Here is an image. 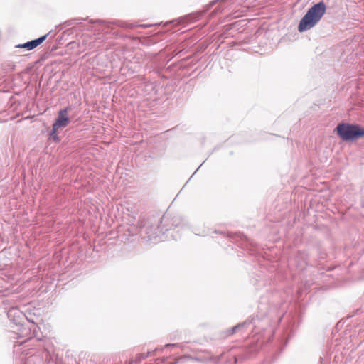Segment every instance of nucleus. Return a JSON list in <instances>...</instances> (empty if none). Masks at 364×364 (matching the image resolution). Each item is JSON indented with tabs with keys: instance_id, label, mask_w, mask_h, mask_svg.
<instances>
[{
	"instance_id": "obj_1",
	"label": "nucleus",
	"mask_w": 364,
	"mask_h": 364,
	"mask_svg": "<svg viewBox=\"0 0 364 364\" xmlns=\"http://www.w3.org/2000/svg\"><path fill=\"white\" fill-rule=\"evenodd\" d=\"M326 10V6L323 1L314 5L301 19L298 26L299 31L304 32L313 28L321 20Z\"/></svg>"
},
{
	"instance_id": "obj_2",
	"label": "nucleus",
	"mask_w": 364,
	"mask_h": 364,
	"mask_svg": "<svg viewBox=\"0 0 364 364\" xmlns=\"http://www.w3.org/2000/svg\"><path fill=\"white\" fill-rule=\"evenodd\" d=\"M336 131L338 135L344 141L355 140L364 136V128L357 124H339Z\"/></svg>"
},
{
	"instance_id": "obj_3",
	"label": "nucleus",
	"mask_w": 364,
	"mask_h": 364,
	"mask_svg": "<svg viewBox=\"0 0 364 364\" xmlns=\"http://www.w3.org/2000/svg\"><path fill=\"white\" fill-rule=\"evenodd\" d=\"M69 107H66L59 111L58 118L53 124L52 135L58 132V129L65 128L70 123V119L68 116Z\"/></svg>"
},
{
	"instance_id": "obj_4",
	"label": "nucleus",
	"mask_w": 364,
	"mask_h": 364,
	"mask_svg": "<svg viewBox=\"0 0 364 364\" xmlns=\"http://www.w3.org/2000/svg\"><path fill=\"white\" fill-rule=\"evenodd\" d=\"M48 34L41 36L37 39L33 40L31 41L23 43V44H18L16 47L19 48H26L28 50H33L36 48L37 46L41 45L47 38Z\"/></svg>"
},
{
	"instance_id": "obj_5",
	"label": "nucleus",
	"mask_w": 364,
	"mask_h": 364,
	"mask_svg": "<svg viewBox=\"0 0 364 364\" xmlns=\"http://www.w3.org/2000/svg\"><path fill=\"white\" fill-rule=\"evenodd\" d=\"M244 327H245L244 325H237V326H235L234 328L228 330L226 332V335L228 336H231L234 333H239L244 329Z\"/></svg>"
},
{
	"instance_id": "obj_6",
	"label": "nucleus",
	"mask_w": 364,
	"mask_h": 364,
	"mask_svg": "<svg viewBox=\"0 0 364 364\" xmlns=\"http://www.w3.org/2000/svg\"><path fill=\"white\" fill-rule=\"evenodd\" d=\"M51 136H52L53 140H55L56 141H60V139H59V136L57 134V132L55 134H54L53 135L51 134Z\"/></svg>"
},
{
	"instance_id": "obj_7",
	"label": "nucleus",
	"mask_w": 364,
	"mask_h": 364,
	"mask_svg": "<svg viewBox=\"0 0 364 364\" xmlns=\"http://www.w3.org/2000/svg\"><path fill=\"white\" fill-rule=\"evenodd\" d=\"M171 346V344H166V345L165 346V347H168V346Z\"/></svg>"
}]
</instances>
